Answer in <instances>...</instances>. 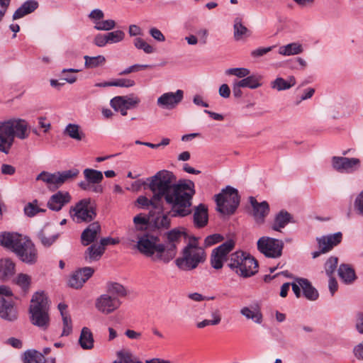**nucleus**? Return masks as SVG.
<instances>
[{"instance_id": "8fccbe9b", "label": "nucleus", "mask_w": 363, "mask_h": 363, "mask_svg": "<svg viewBox=\"0 0 363 363\" xmlns=\"http://www.w3.org/2000/svg\"><path fill=\"white\" fill-rule=\"evenodd\" d=\"M133 43L136 48L143 50L147 54H151L155 52L153 47L141 38H135Z\"/></svg>"}, {"instance_id": "0e129e2a", "label": "nucleus", "mask_w": 363, "mask_h": 363, "mask_svg": "<svg viewBox=\"0 0 363 363\" xmlns=\"http://www.w3.org/2000/svg\"><path fill=\"white\" fill-rule=\"evenodd\" d=\"M150 35L156 40L159 42H164L165 40V37L162 34V33L157 29V28H152L149 31Z\"/></svg>"}, {"instance_id": "ddd939ff", "label": "nucleus", "mask_w": 363, "mask_h": 363, "mask_svg": "<svg viewBox=\"0 0 363 363\" xmlns=\"http://www.w3.org/2000/svg\"><path fill=\"white\" fill-rule=\"evenodd\" d=\"M183 235L184 232L176 228L167 233V241L165 244H163V247L165 250V263L169 262L176 256L177 245L179 243Z\"/></svg>"}, {"instance_id": "9b49d317", "label": "nucleus", "mask_w": 363, "mask_h": 363, "mask_svg": "<svg viewBox=\"0 0 363 363\" xmlns=\"http://www.w3.org/2000/svg\"><path fill=\"white\" fill-rule=\"evenodd\" d=\"M21 261L28 264L37 262L38 252L33 242L27 237H23L13 252Z\"/></svg>"}, {"instance_id": "6ab92c4d", "label": "nucleus", "mask_w": 363, "mask_h": 363, "mask_svg": "<svg viewBox=\"0 0 363 363\" xmlns=\"http://www.w3.org/2000/svg\"><path fill=\"white\" fill-rule=\"evenodd\" d=\"M94 270L90 267H86L76 270L69 279V286L78 289L93 275Z\"/></svg>"}, {"instance_id": "e433bc0d", "label": "nucleus", "mask_w": 363, "mask_h": 363, "mask_svg": "<svg viewBox=\"0 0 363 363\" xmlns=\"http://www.w3.org/2000/svg\"><path fill=\"white\" fill-rule=\"evenodd\" d=\"M23 363H45L44 355L35 350H26L22 357Z\"/></svg>"}, {"instance_id": "f257e3e1", "label": "nucleus", "mask_w": 363, "mask_h": 363, "mask_svg": "<svg viewBox=\"0 0 363 363\" xmlns=\"http://www.w3.org/2000/svg\"><path fill=\"white\" fill-rule=\"evenodd\" d=\"M149 188L153 193L152 200L139 196L137 203L142 207L152 206L155 201L164 199L171 207L172 217L184 218L191 214L193 197L196 193L195 184L189 179H179L169 171L161 170L150 179Z\"/></svg>"}, {"instance_id": "2eb2a0df", "label": "nucleus", "mask_w": 363, "mask_h": 363, "mask_svg": "<svg viewBox=\"0 0 363 363\" xmlns=\"http://www.w3.org/2000/svg\"><path fill=\"white\" fill-rule=\"evenodd\" d=\"M121 305V301L117 297L104 294L98 297L95 302L96 308L103 314L108 315L113 313Z\"/></svg>"}, {"instance_id": "79ce46f5", "label": "nucleus", "mask_w": 363, "mask_h": 363, "mask_svg": "<svg viewBox=\"0 0 363 363\" xmlns=\"http://www.w3.org/2000/svg\"><path fill=\"white\" fill-rule=\"evenodd\" d=\"M84 66L87 69H94L99 67L103 66L106 63V57L104 55H97L94 57H90L85 55Z\"/></svg>"}, {"instance_id": "c9c22d12", "label": "nucleus", "mask_w": 363, "mask_h": 363, "mask_svg": "<svg viewBox=\"0 0 363 363\" xmlns=\"http://www.w3.org/2000/svg\"><path fill=\"white\" fill-rule=\"evenodd\" d=\"M291 216L289 213L286 211H281L275 216L272 227V229L276 231H280L281 228H284L291 221Z\"/></svg>"}, {"instance_id": "e2e57ef3", "label": "nucleus", "mask_w": 363, "mask_h": 363, "mask_svg": "<svg viewBox=\"0 0 363 363\" xmlns=\"http://www.w3.org/2000/svg\"><path fill=\"white\" fill-rule=\"evenodd\" d=\"M223 240V237L219 234H213L208 235L205 239L206 246H211L220 242Z\"/></svg>"}, {"instance_id": "b1692460", "label": "nucleus", "mask_w": 363, "mask_h": 363, "mask_svg": "<svg viewBox=\"0 0 363 363\" xmlns=\"http://www.w3.org/2000/svg\"><path fill=\"white\" fill-rule=\"evenodd\" d=\"M192 212L194 213L193 221L195 227L201 228L208 224V208L205 204L200 203L197 206H195L194 211L191 210V213Z\"/></svg>"}, {"instance_id": "7ed1b4c3", "label": "nucleus", "mask_w": 363, "mask_h": 363, "mask_svg": "<svg viewBox=\"0 0 363 363\" xmlns=\"http://www.w3.org/2000/svg\"><path fill=\"white\" fill-rule=\"evenodd\" d=\"M206 258V255L203 248L199 245L198 239L194 237L184 247L182 256L175 260V263L180 269L190 271L204 262Z\"/></svg>"}, {"instance_id": "338daca9", "label": "nucleus", "mask_w": 363, "mask_h": 363, "mask_svg": "<svg viewBox=\"0 0 363 363\" xmlns=\"http://www.w3.org/2000/svg\"><path fill=\"white\" fill-rule=\"evenodd\" d=\"M272 47L268 48H259L257 49H255L251 52V55L253 57H259L265 54L268 53L269 51L272 50Z\"/></svg>"}, {"instance_id": "603ef678", "label": "nucleus", "mask_w": 363, "mask_h": 363, "mask_svg": "<svg viewBox=\"0 0 363 363\" xmlns=\"http://www.w3.org/2000/svg\"><path fill=\"white\" fill-rule=\"evenodd\" d=\"M152 66L150 65H140V64H135L133 65L129 66L126 67L125 69L119 72L118 75H128L133 72H138L141 70H144L147 68H151Z\"/></svg>"}, {"instance_id": "f3484780", "label": "nucleus", "mask_w": 363, "mask_h": 363, "mask_svg": "<svg viewBox=\"0 0 363 363\" xmlns=\"http://www.w3.org/2000/svg\"><path fill=\"white\" fill-rule=\"evenodd\" d=\"M171 218L168 212H164L162 207H155L150 211V226L157 230H167L170 228Z\"/></svg>"}, {"instance_id": "6e6552de", "label": "nucleus", "mask_w": 363, "mask_h": 363, "mask_svg": "<svg viewBox=\"0 0 363 363\" xmlns=\"http://www.w3.org/2000/svg\"><path fill=\"white\" fill-rule=\"evenodd\" d=\"M69 214L76 223H89L96 216V205L90 198L83 199L70 208Z\"/></svg>"}, {"instance_id": "4468645a", "label": "nucleus", "mask_w": 363, "mask_h": 363, "mask_svg": "<svg viewBox=\"0 0 363 363\" xmlns=\"http://www.w3.org/2000/svg\"><path fill=\"white\" fill-rule=\"evenodd\" d=\"M332 166L336 171L343 173H352L360 167V160L355 157L334 156L331 160Z\"/></svg>"}, {"instance_id": "39448f33", "label": "nucleus", "mask_w": 363, "mask_h": 363, "mask_svg": "<svg viewBox=\"0 0 363 363\" xmlns=\"http://www.w3.org/2000/svg\"><path fill=\"white\" fill-rule=\"evenodd\" d=\"M135 239H137L135 247L142 255L154 262H164L165 250L157 236L145 233L142 235L137 234L135 236Z\"/></svg>"}, {"instance_id": "a211bd4d", "label": "nucleus", "mask_w": 363, "mask_h": 363, "mask_svg": "<svg viewBox=\"0 0 363 363\" xmlns=\"http://www.w3.org/2000/svg\"><path fill=\"white\" fill-rule=\"evenodd\" d=\"M184 91L178 89L176 92H167L157 99V105L163 108L173 109L183 99Z\"/></svg>"}, {"instance_id": "a19ab883", "label": "nucleus", "mask_w": 363, "mask_h": 363, "mask_svg": "<svg viewBox=\"0 0 363 363\" xmlns=\"http://www.w3.org/2000/svg\"><path fill=\"white\" fill-rule=\"evenodd\" d=\"M234 38L236 40H240L245 37L250 35V30L242 25L240 18H235L234 20Z\"/></svg>"}, {"instance_id": "ea45409f", "label": "nucleus", "mask_w": 363, "mask_h": 363, "mask_svg": "<svg viewBox=\"0 0 363 363\" xmlns=\"http://www.w3.org/2000/svg\"><path fill=\"white\" fill-rule=\"evenodd\" d=\"M64 134L77 141L83 140L85 137L84 133L80 130V126L74 123H69L64 130Z\"/></svg>"}, {"instance_id": "0eeeda50", "label": "nucleus", "mask_w": 363, "mask_h": 363, "mask_svg": "<svg viewBox=\"0 0 363 363\" xmlns=\"http://www.w3.org/2000/svg\"><path fill=\"white\" fill-rule=\"evenodd\" d=\"M217 211L224 215L235 213L240 204V196L236 189L228 186L221 192L215 196Z\"/></svg>"}, {"instance_id": "1a4fd4ad", "label": "nucleus", "mask_w": 363, "mask_h": 363, "mask_svg": "<svg viewBox=\"0 0 363 363\" xmlns=\"http://www.w3.org/2000/svg\"><path fill=\"white\" fill-rule=\"evenodd\" d=\"M83 174L85 181H82L78 184L81 189L91 191L96 194L103 193L104 188L101 182L104 179V176L101 171L87 168L83 171Z\"/></svg>"}, {"instance_id": "412c9836", "label": "nucleus", "mask_w": 363, "mask_h": 363, "mask_svg": "<svg viewBox=\"0 0 363 363\" xmlns=\"http://www.w3.org/2000/svg\"><path fill=\"white\" fill-rule=\"evenodd\" d=\"M71 200L72 196L68 191H59L50 196L48 201V207L52 211H59Z\"/></svg>"}, {"instance_id": "5fc2aeb1", "label": "nucleus", "mask_w": 363, "mask_h": 363, "mask_svg": "<svg viewBox=\"0 0 363 363\" xmlns=\"http://www.w3.org/2000/svg\"><path fill=\"white\" fill-rule=\"evenodd\" d=\"M61 179L62 184L69 179H72L78 176L79 171L77 169H72L63 172H58Z\"/></svg>"}, {"instance_id": "f704fd0d", "label": "nucleus", "mask_w": 363, "mask_h": 363, "mask_svg": "<svg viewBox=\"0 0 363 363\" xmlns=\"http://www.w3.org/2000/svg\"><path fill=\"white\" fill-rule=\"evenodd\" d=\"M296 79L294 76H290L287 79L282 77H277L271 82V87L279 91L287 90L296 84Z\"/></svg>"}, {"instance_id": "a878e982", "label": "nucleus", "mask_w": 363, "mask_h": 363, "mask_svg": "<svg viewBox=\"0 0 363 363\" xmlns=\"http://www.w3.org/2000/svg\"><path fill=\"white\" fill-rule=\"evenodd\" d=\"M150 212L146 216L142 213L135 216L133 218V223L135 225V229H130L128 232V240L130 242H135V235L138 230L145 229L147 225H150Z\"/></svg>"}, {"instance_id": "7c9ffc66", "label": "nucleus", "mask_w": 363, "mask_h": 363, "mask_svg": "<svg viewBox=\"0 0 363 363\" xmlns=\"http://www.w3.org/2000/svg\"><path fill=\"white\" fill-rule=\"evenodd\" d=\"M38 6L35 0H28L24 2L13 13V19L16 20L33 12Z\"/></svg>"}, {"instance_id": "bf43d9fd", "label": "nucleus", "mask_w": 363, "mask_h": 363, "mask_svg": "<svg viewBox=\"0 0 363 363\" xmlns=\"http://www.w3.org/2000/svg\"><path fill=\"white\" fill-rule=\"evenodd\" d=\"M118 357L122 363H135L133 360V354L131 352L125 350H121L117 352Z\"/></svg>"}, {"instance_id": "2f4dec72", "label": "nucleus", "mask_w": 363, "mask_h": 363, "mask_svg": "<svg viewBox=\"0 0 363 363\" xmlns=\"http://www.w3.org/2000/svg\"><path fill=\"white\" fill-rule=\"evenodd\" d=\"M105 251V247L101 245H91L87 248L84 254V259L88 262L99 260Z\"/></svg>"}, {"instance_id": "774afa93", "label": "nucleus", "mask_w": 363, "mask_h": 363, "mask_svg": "<svg viewBox=\"0 0 363 363\" xmlns=\"http://www.w3.org/2000/svg\"><path fill=\"white\" fill-rule=\"evenodd\" d=\"M1 172L4 175H13L16 172V168L8 164H3L1 167Z\"/></svg>"}, {"instance_id": "c756f323", "label": "nucleus", "mask_w": 363, "mask_h": 363, "mask_svg": "<svg viewBox=\"0 0 363 363\" xmlns=\"http://www.w3.org/2000/svg\"><path fill=\"white\" fill-rule=\"evenodd\" d=\"M296 281L301 286L304 296L310 301H315L318 298V291L311 285V282L304 278H296Z\"/></svg>"}, {"instance_id": "9d476101", "label": "nucleus", "mask_w": 363, "mask_h": 363, "mask_svg": "<svg viewBox=\"0 0 363 363\" xmlns=\"http://www.w3.org/2000/svg\"><path fill=\"white\" fill-rule=\"evenodd\" d=\"M282 240L269 237H262L257 241L258 250L267 257L278 258L282 254Z\"/></svg>"}, {"instance_id": "bb28decb", "label": "nucleus", "mask_w": 363, "mask_h": 363, "mask_svg": "<svg viewBox=\"0 0 363 363\" xmlns=\"http://www.w3.org/2000/svg\"><path fill=\"white\" fill-rule=\"evenodd\" d=\"M100 232L101 225L99 222H93L89 224L82 233L81 239L82 244L88 245L94 242Z\"/></svg>"}, {"instance_id": "c03bdc74", "label": "nucleus", "mask_w": 363, "mask_h": 363, "mask_svg": "<svg viewBox=\"0 0 363 363\" xmlns=\"http://www.w3.org/2000/svg\"><path fill=\"white\" fill-rule=\"evenodd\" d=\"M126 294V290L123 286L118 283H109L107 286V294L117 297L118 299L121 297L125 296Z\"/></svg>"}, {"instance_id": "58836bf2", "label": "nucleus", "mask_w": 363, "mask_h": 363, "mask_svg": "<svg viewBox=\"0 0 363 363\" xmlns=\"http://www.w3.org/2000/svg\"><path fill=\"white\" fill-rule=\"evenodd\" d=\"M338 275L345 283H352L355 279L354 270L348 264H341L338 269Z\"/></svg>"}, {"instance_id": "f8f14e48", "label": "nucleus", "mask_w": 363, "mask_h": 363, "mask_svg": "<svg viewBox=\"0 0 363 363\" xmlns=\"http://www.w3.org/2000/svg\"><path fill=\"white\" fill-rule=\"evenodd\" d=\"M235 247V242L228 240L218 247L215 248L211 253V264L213 268L220 269L223 266V262H228L227 255Z\"/></svg>"}, {"instance_id": "20e7f679", "label": "nucleus", "mask_w": 363, "mask_h": 363, "mask_svg": "<svg viewBox=\"0 0 363 363\" xmlns=\"http://www.w3.org/2000/svg\"><path fill=\"white\" fill-rule=\"evenodd\" d=\"M49 303L44 292L33 295L29 307L30 320L33 325L45 330L50 325Z\"/></svg>"}, {"instance_id": "473e14b6", "label": "nucleus", "mask_w": 363, "mask_h": 363, "mask_svg": "<svg viewBox=\"0 0 363 363\" xmlns=\"http://www.w3.org/2000/svg\"><path fill=\"white\" fill-rule=\"evenodd\" d=\"M79 343L84 350H91L94 347V336L89 328L84 327L82 329Z\"/></svg>"}, {"instance_id": "680f3d73", "label": "nucleus", "mask_w": 363, "mask_h": 363, "mask_svg": "<svg viewBox=\"0 0 363 363\" xmlns=\"http://www.w3.org/2000/svg\"><path fill=\"white\" fill-rule=\"evenodd\" d=\"M93 43L96 46L100 47V48L104 47L106 44H108L106 33V34H101V33L97 34L94 37Z\"/></svg>"}, {"instance_id": "4d7b16f0", "label": "nucleus", "mask_w": 363, "mask_h": 363, "mask_svg": "<svg viewBox=\"0 0 363 363\" xmlns=\"http://www.w3.org/2000/svg\"><path fill=\"white\" fill-rule=\"evenodd\" d=\"M62 323H63V329L62 333L61 334L62 336H67L71 334L72 331V319L69 315H63L62 317Z\"/></svg>"}, {"instance_id": "72a5a7b5", "label": "nucleus", "mask_w": 363, "mask_h": 363, "mask_svg": "<svg viewBox=\"0 0 363 363\" xmlns=\"http://www.w3.org/2000/svg\"><path fill=\"white\" fill-rule=\"evenodd\" d=\"M240 313L247 320H252L255 323L260 324L263 320L262 314L257 307L245 306L241 308Z\"/></svg>"}, {"instance_id": "aec40b11", "label": "nucleus", "mask_w": 363, "mask_h": 363, "mask_svg": "<svg viewBox=\"0 0 363 363\" xmlns=\"http://www.w3.org/2000/svg\"><path fill=\"white\" fill-rule=\"evenodd\" d=\"M250 203L252 207V216L256 223L262 224L269 213V206L267 201L259 203L255 197H250Z\"/></svg>"}, {"instance_id": "c85d7f7f", "label": "nucleus", "mask_w": 363, "mask_h": 363, "mask_svg": "<svg viewBox=\"0 0 363 363\" xmlns=\"http://www.w3.org/2000/svg\"><path fill=\"white\" fill-rule=\"evenodd\" d=\"M16 272V264L10 258L0 259V279L3 281H8Z\"/></svg>"}, {"instance_id": "393cba45", "label": "nucleus", "mask_w": 363, "mask_h": 363, "mask_svg": "<svg viewBox=\"0 0 363 363\" xmlns=\"http://www.w3.org/2000/svg\"><path fill=\"white\" fill-rule=\"evenodd\" d=\"M23 238V236L20 234L4 232L0 233V245L14 252L17 245H18V242H20Z\"/></svg>"}, {"instance_id": "de8ad7c7", "label": "nucleus", "mask_w": 363, "mask_h": 363, "mask_svg": "<svg viewBox=\"0 0 363 363\" xmlns=\"http://www.w3.org/2000/svg\"><path fill=\"white\" fill-rule=\"evenodd\" d=\"M45 209L39 207L38 201L36 199L33 201L32 202L28 203L24 207V213L28 217H33L38 213L45 212Z\"/></svg>"}, {"instance_id": "13d9d810", "label": "nucleus", "mask_w": 363, "mask_h": 363, "mask_svg": "<svg viewBox=\"0 0 363 363\" xmlns=\"http://www.w3.org/2000/svg\"><path fill=\"white\" fill-rule=\"evenodd\" d=\"M338 262V259L335 257H330L325 264V269L328 276H331L335 272Z\"/></svg>"}, {"instance_id": "49530a36", "label": "nucleus", "mask_w": 363, "mask_h": 363, "mask_svg": "<svg viewBox=\"0 0 363 363\" xmlns=\"http://www.w3.org/2000/svg\"><path fill=\"white\" fill-rule=\"evenodd\" d=\"M15 283L21 287L23 291L26 292L30 288L31 277L26 274H18L15 279Z\"/></svg>"}, {"instance_id": "4c0bfd02", "label": "nucleus", "mask_w": 363, "mask_h": 363, "mask_svg": "<svg viewBox=\"0 0 363 363\" xmlns=\"http://www.w3.org/2000/svg\"><path fill=\"white\" fill-rule=\"evenodd\" d=\"M303 51L302 45L298 43H291L279 47V53L284 56H290L301 53Z\"/></svg>"}, {"instance_id": "052dcab7", "label": "nucleus", "mask_w": 363, "mask_h": 363, "mask_svg": "<svg viewBox=\"0 0 363 363\" xmlns=\"http://www.w3.org/2000/svg\"><path fill=\"white\" fill-rule=\"evenodd\" d=\"M104 17V12L99 9H94L89 14V18L96 25V22H99Z\"/></svg>"}, {"instance_id": "cd10ccee", "label": "nucleus", "mask_w": 363, "mask_h": 363, "mask_svg": "<svg viewBox=\"0 0 363 363\" xmlns=\"http://www.w3.org/2000/svg\"><path fill=\"white\" fill-rule=\"evenodd\" d=\"M36 179L45 182L48 189L52 191L55 190L62 185L58 172L53 174L48 172H42L37 177Z\"/></svg>"}, {"instance_id": "864d4df0", "label": "nucleus", "mask_w": 363, "mask_h": 363, "mask_svg": "<svg viewBox=\"0 0 363 363\" xmlns=\"http://www.w3.org/2000/svg\"><path fill=\"white\" fill-rule=\"evenodd\" d=\"M116 26V22L113 20H104L96 22V25H94V28L97 30H111Z\"/></svg>"}, {"instance_id": "a18cd8bd", "label": "nucleus", "mask_w": 363, "mask_h": 363, "mask_svg": "<svg viewBox=\"0 0 363 363\" xmlns=\"http://www.w3.org/2000/svg\"><path fill=\"white\" fill-rule=\"evenodd\" d=\"M43 245L50 247L58 238V234H50L45 229L41 230L38 235Z\"/></svg>"}, {"instance_id": "f03ea898", "label": "nucleus", "mask_w": 363, "mask_h": 363, "mask_svg": "<svg viewBox=\"0 0 363 363\" xmlns=\"http://www.w3.org/2000/svg\"><path fill=\"white\" fill-rule=\"evenodd\" d=\"M29 135V125L24 119L14 118L0 121V151L7 154L15 138L25 140Z\"/></svg>"}, {"instance_id": "6e6d98bb", "label": "nucleus", "mask_w": 363, "mask_h": 363, "mask_svg": "<svg viewBox=\"0 0 363 363\" xmlns=\"http://www.w3.org/2000/svg\"><path fill=\"white\" fill-rule=\"evenodd\" d=\"M112 86L129 88L135 85V82L131 79H117L111 81Z\"/></svg>"}, {"instance_id": "4be33fe9", "label": "nucleus", "mask_w": 363, "mask_h": 363, "mask_svg": "<svg viewBox=\"0 0 363 363\" xmlns=\"http://www.w3.org/2000/svg\"><path fill=\"white\" fill-rule=\"evenodd\" d=\"M0 317L10 322L17 320L18 311L13 301L0 297Z\"/></svg>"}, {"instance_id": "3c124183", "label": "nucleus", "mask_w": 363, "mask_h": 363, "mask_svg": "<svg viewBox=\"0 0 363 363\" xmlns=\"http://www.w3.org/2000/svg\"><path fill=\"white\" fill-rule=\"evenodd\" d=\"M226 75H234L239 78H245L250 74V71L245 67L229 68L225 71Z\"/></svg>"}, {"instance_id": "5701e85b", "label": "nucleus", "mask_w": 363, "mask_h": 363, "mask_svg": "<svg viewBox=\"0 0 363 363\" xmlns=\"http://www.w3.org/2000/svg\"><path fill=\"white\" fill-rule=\"evenodd\" d=\"M342 240V234L340 232L330 234L326 236H322L317 238L320 249L322 252H327L331 250L334 247L341 242Z\"/></svg>"}, {"instance_id": "09e8293b", "label": "nucleus", "mask_w": 363, "mask_h": 363, "mask_svg": "<svg viewBox=\"0 0 363 363\" xmlns=\"http://www.w3.org/2000/svg\"><path fill=\"white\" fill-rule=\"evenodd\" d=\"M108 43H118L123 40L125 33L121 30H116L106 33Z\"/></svg>"}, {"instance_id": "37998d69", "label": "nucleus", "mask_w": 363, "mask_h": 363, "mask_svg": "<svg viewBox=\"0 0 363 363\" xmlns=\"http://www.w3.org/2000/svg\"><path fill=\"white\" fill-rule=\"evenodd\" d=\"M261 77L258 75H248L242 79L238 81L240 86L242 88L257 89L261 86Z\"/></svg>"}, {"instance_id": "69168bd1", "label": "nucleus", "mask_w": 363, "mask_h": 363, "mask_svg": "<svg viewBox=\"0 0 363 363\" xmlns=\"http://www.w3.org/2000/svg\"><path fill=\"white\" fill-rule=\"evenodd\" d=\"M211 316L212 319H211V322L212 323V325H217L221 321V313L219 309L216 308L213 310L211 313Z\"/></svg>"}, {"instance_id": "423d86ee", "label": "nucleus", "mask_w": 363, "mask_h": 363, "mask_svg": "<svg viewBox=\"0 0 363 363\" xmlns=\"http://www.w3.org/2000/svg\"><path fill=\"white\" fill-rule=\"evenodd\" d=\"M228 267L238 276L247 278L258 272L257 261L243 251L232 253L228 259Z\"/></svg>"}, {"instance_id": "dca6fc26", "label": "nucleus", "mask_w": 363, "mask_h": 363, "mask_svg": "<svg viewBox=\"0 0 363 363\" xmlns=\"http://www.w3.org/2000/svg\"><path fill=\"white\" fill-rule=\"evenodd\" d=\"M140 102L138 96H116L111 100V107L119 111L122 116L128 114L127 110L136 107Z\"/></svg>"}]
</instances>
